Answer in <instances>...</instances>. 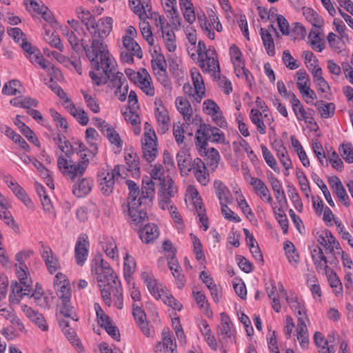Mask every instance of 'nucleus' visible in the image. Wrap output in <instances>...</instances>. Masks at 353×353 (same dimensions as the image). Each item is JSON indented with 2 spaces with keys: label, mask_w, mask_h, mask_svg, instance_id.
Instances as JSON below:
<instances>
[{
  "label": "nucleus",
  "mask_w": 353,
  "mask_h": 353,
  "mask_svg": "<svg viewBox=\"0 0 353 353\" xmlns=\"http://www.w3.org/2000/svg\"><path fill=\"white\" fill-rule=\"evenodd\" d=\"M178 111L183 115L185 120L190 119L192 114V108L190 102L187 99H183L182 97H178L175 101Z\"/></svg>",
  "instance_id": "obj_39"
},
{
  "label": "nucleus",
  "mask_w": 353,
  "mask_h": 353,
  "mask_svg": "<svg viewBox=\"0 0 353 353\" xmlns=\"http://www.w3.org/2000/svg\"><path fill=\"white\" fill-rule=\"evenodd\" d=\"M97 181L99 189L103 195L109 196L112 193L115 183L113 174H109L108 170H103L98 172Z\"/></svg>",
  "instance_id": "obj_15"
},
{
  "label": "nucleus",
  "mask_w": 353,
  "mask_h": 353,
  "mask_svg": "<svg viewBox=\"0 0 353 353\" xmlns=\"http://www.w3.org/2000/svg\"><path fill=\"white\" fill-rule=\"evenodd\" d=\"M85 140L90 146V153L92 154V157H96L99 152L98 143L97 141L99 139L100 136L94 128H88L85 130Z\"/></svg>",
  "instance_id": "obj_29"
},
{
  "label": "nucleus",
  "mask_w": 353,
  "mask_h": 353,
  "mask_svg": "<svg viewBox=\"0 0 353 353\" xmlns=\"http://www.w3.org/2000/svg\"><path fill=\"white\" fill-rule=\"evenodd\" d=\"M215 193L219 200L220 205L229 203L232 201V197L228 188L220 180L214 181Z\"/></svg>",
  "instance_id": "obj_27"
},
{
  "label": "nucleus",
  "mask_w": 353,
  "mask_h": 353,
  "mask_svg": "<svg viewBox=\"0 0 353 353\" xmlns=\"http://www.w3.org/2000/svg\"><path fill=\"white\" fill-rule=\"evenodd\" d=\"M163 347L165 353H176V343L172 339L169 328L164 329L162 332Z\"/></svg>",
  "instance_id": "obj_38"
},
{
  "label": "nucleus",
  "mask_w": 353,
  "mask_h": 353,
  "mask_svg": "<svg viewBox=\"0 0 353 353\" xmlns=\"http://www.w3.org/2000/svg\"><path fill=\"white\" fill-rule=\"evenodd\" d=\"M143 72H144L145 77L141 76V79H139L137 82L141 85V89L143 92L148 96H154L155 91L154 87L151 86L150 76L145 68L143 69Z\"/></svg>",
  "instance_id": "obj_41"
},
{
  "label": "nucleus",
  "mask_w": 353,
  "mask_h": 353,
  "mask_svg": "<svg viewBox=\"0 0 353 353\" xmlns=\"http://www.w3.org/2000/svg\"><path fill=\"white\" fill-rule=\"evenodd\" d=\"M176 161L181 175H188L191 172L193 160L188 150L182 149L176 154Z\"/></svg>",
  "instance_id": "obj_22"
},
{
  "label": "nucleus",
  "mask_w": 353,
  "mask_h": 353,
  "mask_svg": "<svg viewBox=\"0 0 353 353\" xmlns=\"http://www.w3.org/2000/svg\"><path fill=\"white\" fill-rule=\"evenodd\" d=\"M185 2L186 3V6H183V8L181 6V8L183 10L184 19L186 20L187 22L192 24L196 20V16L193 8V4L190 1V0H188V1Z\"/></svg>",
  "instance_id": "obj_50"
},
{
  "label": "nucleus",
  "mask_w": 353,
  "mask_h": 353,
  "mask_svg": "<svg viewBox=\"0 0 353 353\" xmlns=\"http://www.w3.org/2000/svg\"><path fill=\"white\" fill-rule=\"evenodd\" d=\"M339 150L341 157L347 163H353V146L351 143H342Z\"/></svg>",
  "instance_id": "obj_48"
},
{
  "label": "nucleus",
  "mask_w": 353,
  "mask_h": 353,
  "mask_svg": "<svg viewBox=\"0 0 353 353\" xmlns=\"http://www.w3.org/2000/svg\"><path fill=\"white\" fill-rule=\"evenodd\" d=\"M158 186V181H154L148 176H144L142 179L141 192V201H144L145 205L152 203L155 195V185Z\"/></svg>",
  "instance_id": "obj_14"
},
{
  "label": "nucleus",
  "mask_w": 353,
  "mask_h": 353,
  "mask_svg": "<svg viewBox=\"0 0 353 353\" xmlns=\"http://www.w3.org/2000/svg\"><path fill=\"white\" fill-rule=\"evenodd\" d=\"M328 272H330L327 277L330 287L333 288L334 292L336 296L341 294L343 285L341 280L332 269H329Z\"/></svg>",
  "instance_id": "obj_42"
},
{
  "label": "nucleus",
  "mask_w": 353,
  "mask_h": 353,
  "mask_svg": "<svg viewBox=\"0 0 353 353\" xmlns=\"http://www.w3.org/2000/svg\"><path fill=\"white\" fill-rule=\"evenodd\" d=\"M193 297L197 305H199L201 310H203V313L208 317H211L212 316V311L209 308V303L206 300L205 295L201 292H192Z\"/></svg>",
  "instance_id": "obj_37"
},
{
  "label": "nucleus",
  "mask_w": 353,
  "mask_h": 353,
  "mask_svg": "<svg viewBox=\"0 0 353 353\" xmlns=\"http://www.w3.org/2000/svg\"><path fill=\"white\" fill-rule=\"evenodd\" d=\"M290 103H292L293 111H294L295 115L297 117V118L299 117H298L299 113L301 114V117L303 116L304 114H306V111H305L303 105H302L300 100L299 99H297L296 96L294 93H292L291 98H290Z\"/></svg>",
  "instance_id": "obj_56"
},
{
  "label": "nucleus",
  "mask_w": 353,
  "mask_h": 353,
  "mask_svg": "<svg viewBox=\"0 0 353 353\" xmlns=\"http://www.w3.org/2000/svg\"><path fill=\"white\" fill-rule=\"evenodd\" d=\"M150 178L158 181L159 194L162 197L161 201L168 204L171 202V198L177 192V188L174 185L173 179L169 176H165L162 165H155L150 172Z\"/></svg>",
  "instance_id": "obj_4"
},
{
  "label": "nucleus",
  "mask_w": 353,
  "mask_h": 353,
  "mask_svg": "<svg viewBox=\"0 0 353 353\" xmlns=\"http://www.w3.org/2000/svg\"><path fill=\"white\" fill-rule=\"evenodd\" d=\"M136 268V262L133 257L129 254H126L124 257L123 263V275L125 281L128 285L132 281V274H134Z\"/></svg>",
  "instance_id": "obj_33"
},
{
  "label": "nucleus",
  "mask_w": 353,
  "mask_h": 353,
  "mask_svg": "<svg viewBox=\"0 0 353 353\" xmlns=\"http://www.w3.org/2000/svg\"><path fill=\"white\" fill-rule=\"evenodd\" d=\"M103 249L106 255L110 258L114 259L119 257L117 244L113 238L110 237L106 239L105 241L103 243Z\"/></svg>",
  "instance_id": "obj_43"
},
{
  "label": "nucleus",
  "mask_w": 353,
  "mask_h": 353,
  "mask_svg": "<svg viewBox=\"0 0 353 353\" xmlns=\"http://www.w3.org/2000/svg\"><path fill=\"white\" fill-rule=\"evenodd\" d=\"M216 132H221L219 128L212 127L210 124L201 123L199 128L196 132L195 135V145L199 152H202V149H205L208 145V141H210V134H214Z\"/></svg>",
  "instance_id": "obj_10"
},
{
  "label": "nucleus",
  "mask_w": 353,
  "mask_h": 353,
  "mask_svg": "<svg viewBox=\"0 0 353 353\" xmlns=\"http://www.w3.org/2000/svg\"><path fill=\"white\" fill-rule=\"evenodd\" d=\"M9 188L12 190L15 196L20 199L23 204L28 208H33V203L28 196L24 189L17 182L12 183L9 185Z\"/></svg>",
  "instance_id": "obj_31"
},
{
  "label": "nucleus",
  "mask_w": 353,
  "mask_h": 353,
  "mask_svg": "<svg viewBox=\"0 0 353 353\" xmlns=\"http://www.w3.org/2000/svg\"><path fill=\"white\" fill-rule=\"evenodd\" d=\"M50 113L57 128H61L65 130L68 129V123L66 119L63 117L61 114L52 108L50 109Z\"/></svg>",
  "instance_id": "obj_54"
},
{
  "label": "nucleus",
  "mask_w": 353,
  "mask_h": 353,
  "mask_svg": "<svg viewBox=\"0 0 353 353\" xmlns=\"http://www.w3.org/2000/svg\"><path fill=\"white\" fill-rule=\"evenodd\" d=\"M63 289L60 292H57L58 297L61 300V305H60V313L65 317L70 318L74 321H77L79 318L74 311V307L70 303L71 291H69L68 287L63 285Z\"/></svg>",
  "instance_id": "obj_11"
},
{
  "label": "nucleus",
  "mask_w": 353,
  "mask_h": 353,
  "mask_svg": "<svg viewBox=\"0 0 353 353\" xmlns=\"http://www.w3.org/2000/svg\"><path fill=\"white\" fill-rule=\"evenodd\" d=\"M196 72L191 71L192 79L194 87L195 101L200 103L201 99L205 97V88L202 77L199 71L195 68Z\"/></svg>",
  "instance_id": "obj_26"
},
{
  "label": "nucleus",
  "mask_w": 353,
  "mask_h": 353,
  "mask_svg": "<svg viewBox=\"0 0 353 353\" xmlns=\"http://www.w3.org/2000/svg\"><path fill=\"white\" fill-rule=\"evenodd\" d=\"M92 271L97 274V282L99 284H106L110 282L116 283L118 276L113 271L110 264L104 261L101 256H96L93 260Z\"/></svg>",
  "instance_id": "obj_8"
},
{
  "label": "nucleus",
  "mask_w": 353,
  "mask_h": 353,
  "mask_svg": "<svg viewBox=\"0 0 353 353\" xmlns=\"http://www.w3.org/2000/svg\"><path fill=\"white\" fill-rule=\"evenodd\" d=\"M230 55L233 64H234L235 62H238L241 65L245 63V61L243 59V54L236 44H232L230 46Z\"/></svg>",
  "instance_id": "obj_55"
},
{
  "label": "nucleus",
  "mask_w": 353,
  "mask_h": 353,
  "mask_svg": "<svg viewBox=\"0 0 353 353\" xmlns=\"http://www.w3.org/2000/svg\"><path fill=\"white\" fill-rule=\"evenodd\" d=\"M76 13L77 18L81 21L82 25L85 26L90 36L92 33L94 34L96 33L94 28L97 27L95 17L89 10L84 9L81 6L77 8Z\"/></svg>",
  "instance_id": "obj_17"
},
{
  "label": "nucleus",
  "mask_w": 353,
  "mask_h": 353,
  "mask_svg": "<svg viewBox=\"0 0 353 353\" xmlns=\"http://www.w3.org/2000/svg\"><path fill=\"white\" fill-rule=\"evenodd\" d=\"M76 154L80 157L77 162L74 161L72 158L66 159L62 155L59 156L57 159L59 170L64 176L72 181H74L77 178L83 176L90 163L89 157H94L92 154L87 152Z\"/></svg>",
  "instance_id": "obj_2"
},
{
  "label": "nucleus",
  "mask_w": 353,
  "mask_h": 353,
  "mask_svg": "<svg viewBox=\"0 0 353 353\" xmlns=\"http://www.w3.org/2000/svg\"><path fill=\"white\" fill-rule=\"evenodd\" d=\"M141 279L143 280L150 294L156 299H159L163 296V301L165 304L171 307L172 309L181 311L183 308V305L179 302L172 294H168L166 288L159 289L157 285V281L154 279L151 274L143 272L141 274Z\"/></svg>",
  "instance_id": "obj_5"
},
{
  "label": "nucleus",
  "mask_w": 353,
  "mask_h": 353,
  "mask_svg": "<svg viewBox=\"0 0 353 353\" xmlns=\"http://www.w3.org/2000/svg\"><path fill=\"white\" fill-rule=\"evenodd\" d=\"M113 19L110 17H105L99 20L97 22V27L94 28L96 33L91 35L92 39H98L101 43L99 46V50L102 52L99 55L102 54L103 52H109L107 49V46L104 43L103 39L107 37L112 30Z\"/></svg>",
  "instance_id": "obj_9"
},
{
  "label": "nucleus",
  "mask_w": 353,
  "mask_h": 353,
  "mask_svg": "<svg viewBox=\"0 0 353 353\" xmlns=\"http://www.w3.org/2000/svg\"><path fill=\"white\" fill-rule=\"evenodd\" d=\"M314 341L318 347H321V350H319L320 353H330V348L327 347L328 342L321 332H316L314 333Z\"/></svg>",
  "instance_id": "obj_51"
},
{
  "label": "nucleus",
  "mask_w": 353,
  "mask_h": 353,
  "mask_svg": "<svg viewBox=\"0 0 353 353\" xmlns=\"http://www.w3.org/2000/svg\"><path fill=\"white\" fill-rule=\"evenodd\" d=\"M94 307L96 311L97 323L101 327L112 322L111 318L105 313L99 303H95Z\"/></svg>",
  "instance_id": "obj_47"
},
{
  "label": "nucleus",
  "mask_w": 353,
  "mask_h": 353,
  "mask_svg": "<svg viewBox=\"0 0 353 353\" xmlns=\"http://www.w3.org/2000/svg\"><path fill=\"white\" fill-rule=\"evenodd\" d=\"M297 333V338L301 340L300 345L303 349H307L309 344L308 332L306 324L303 323H300V327L296 329Z\"/></svg>",
  "instance_id": "obj_45"
},
{
  "label": "nucleus",
  "mask_w": 353,
  "mask_h": 353,
  "mask_svg": "<svg viewBox=\"0 0 353 353\" xmlns=\"http://www.w3.org/2000/svg\"><path fill=\"white\" fill-rule=\"evenodd\" d=\"M321 117L325 119L332 117L335 113V104L334 103H326L323 100L318 101L314 103Z\"/></svg>",
  "instance_id": "obj_36"
},
{
  "label": "nucleus",
  "mask_w": 353,
  "mask_h": 353,
  "mask_svg": "<svg viewBox=\"0 0 353 353\" xmlns=\"http://www.w3.org/2000/svg\"><path fill=\"white\" fill-rule=\"evenodd\" d=\"M162 108L161 110L159 108H155V116L159 123L157 131L161 134H165L168 130L170 121L167 110L163 105Z\"/></svg>",
  "instance_id": "obj_25"
},
{
  "label": "nucleus",
  "mask_w": 353,
  "mask_h": 353,
  "mask_svg": "<svg viewBox=\"0 0 353 353\" xmlns=\"http://www.w3.org/2000/svg\"><path fill=\"white\" fill-rule=\"evenodd\" d=\"M199 60V66L203 72H210L215 70L217 68L218 72H220V65L217 57V54L214 48H210L208 52H205V55L202 57Z\"/></svg>",
  "instance_id": "obj_16"
},
{
  "label": "nucleus",
  "mask_w": 353,
  "mask_h": 353,
  "mask_svg": "<svg viewBox=\"0 0 353 353\" xmlns=\"http://www.w3.org/2000/svg\"><path fill=\"white\" fill-rule=\"evenodd\" d=\"M21 118L28 119L26 116L17 115L14 121V124L18 127L21 132L28 139V140L33 143L35 146L40 148V141L34 132L24 122L21 120Z\"/></svg>",
  "instance_id": "obj_20"
},
{
  "label": "nucleus",
  "mask_w": 353,
  "mask_h": 353,
  "mask_svg": "<svg viewBox=\"0 0 353 353\" xmlns=\"http://www.w3.org/2000/svg\"><path fill=\"white\" fill-rule=\"evenodd\" d=\"M303 15L308 22L313 27L321 29L324 24V20L314 9L311 8H303Z\"/></svg>",
  "instance_id": "obj_30"
},
{
  "label": "nucleus",
  "mask_w": 353,
  "mask_h": 353,
  "mask_svg": "<svg viewBox=\"0 0 353 353\" xmlns=\"http://www.w3.org/2000/svg\"><path fill=\"white\" fill-rule=\"evenodd\" d=\"M27 113L30 115L38 123L41 124L46 128L50 129V122L46 119L41 114V113L35 109H32L26 111Z\"/></svg>",
  "instance_id": "obj_57"
},
{
  "label": "nucleus",
  "mask_w": 353,
  "mask_h": 353,
  "mask_svg": "<svg viewBox=\"0 0 353 353\" xmlns=\"http://www.w3.org/2000/svg\"><path fill=\"white\" fill-rule=\"evenodd\" d=\"M63 285L68 287L69 291H71L70 282L67 279L66 276L63 273L59 272L56 274L54 280V286L55 289L57 290V292H60V290H63L61 288Z\"/></svg>",
  "instance_id": "obj_53"
},
{
  "label": "nucleus",
  "mask_w": 353,
  "mask_h": 353,
  "mask_svg": "<svg viewBox=\"0 0 353 353\" xmlns=\"http://www.w3.org/2000/svg\"><path fill=\"white\" fill-rule=\"evenodd\" d=\"M129 190L127 201L122 205V211L132 228L141 226L144 221L148 220L144 201H141V192L137 184L132 180H126Z\"/></svg>",
  "instance_id": "obj_1"
},
{
  "label": "nucleus",
  "mask_w": 353,
  "mask_h": 353,
  "mask_svg": "<svg viewBox=\"0 0 353 353\" xmlns=\"http://www.w3.org/2000/svg\"><path fill=\"white\" fill-rule=\"evenodd\" d=\"M34 54L29 53L26 54V57L30 59V62L33 64H38L41 68L44 70H50L52 68L54 70V72L57 74V72H60V70L58 68H55L53 65L51 64L50 62L47 61L43 56L41 54L40 50L37 48V51L34 50Z\"/></svg>",
  "instance_id": "obj_28"
},
{
  "label": "nucleus",
  "mask_w": 353,
  "mask_h": 353,
  "mask_svg": "<svg viewBox=\"0 0 353 353\" xmlns=\"http://www.w3.org/2000/svg\"><path fill=\"white\" fill-rule=\"evenodd\" d=\"M21 86V82L17 79H12L6 83L3 89L2 93L6 95H16L20 92L17 90V87Z\"/></svg>",
  "instance_id": "obj_49"
},
{
  "label": "nucleus",
  "mask_w": 353,
  "mask_h": 353,
  "mask_svg": "<svg viewBox=\"0 0 353 353\" xmlns=\"http://www.w3.org/2000/svg\"><path fill=\"white\" fill-rule=\"evenodd\" d=\"M126 164L128 166V170L132 172L133 176H139L140 163L139 157L136 152L132 151L125 157Z\"/></svg>",
  "instance_id": "obj_35"
},
{
  "label": "nucleus",
  "mask_w": 353,
  "mask_h": 353,
  "mask_svg": "<svg viewBox=\"0 0 353 353\" xmlns=\"http://www.w3.org/2000/svg\"><path fill=\"white\" fill-rule=\"evenodd\" d=\"M221 210L225 219L235 223L241 221V218L228 207L227 203L221 204Z\"/></svg>",
  "instance_id": "obj_60"
},
{
  "label": "nucleus",
  "mask_w": 353,
  "mask_h": 353,
  "mask_svg": "<svg viewBox=\"0 0 353 353\" xmlns=\"http://www.w3.org/2000/svg\"><path fill=\"white\" fill-rule=\"evenodd\" d=\"M139 238L146 244L152 243L159 236L158 226L154 223H148L138 230Z\"/></svg>",
  "instance_id": "obj_19"
},
{
  "label": "nucleus",
  "mask_w": 353,
  "mask_h": 353,
  "mask_svg": "<svg viewBox=\"0 0 353 353\" xmlns=\"http://www.w3.org/2000/svg\"><path fill=\"white\" fill-rule=\"evenodd\" d=\"M115 283L110 282L106 284H99V288L102 299L107 306L110 307L112 305L111 294H112L116 299L114 301L115 307L119 310H121L123 307V289L119 279L115 281Z\"/></svg>",
  "instance_id": "obj_7"
},
{
  "label": "nucleus",
  "mask_w": 353,
  "mask_h": 353,
  "mask_svg": "<svg viewBox=\"0 0 353 353\" xmlns=\"http://www.w3.org/2000/svg\"><path fill=\"white\" fill-rule=\"evenodd\" d=\"M192 243L194 247V253L196 255V259L197 261H201L202 259L205 260V254L203 250V245L201 243V241L196 236H192Z\"/></svg>",
  "instance_id": "obj_61"
},
{
  "label": "nucleus",
  "mask_w": 353,
  "mask_h": 353,
  "mask_svg": "<svg viewBox=\"0 0 353 353\" xmlns=\"http://www.w3.org/2000/svg\"><path fill=\"white\" fill-rule=\"evenodd\" d=\"M21 283L14 282L11 284L12 293L10 294L9 299L11 303H18L20 299L23 296V287Z\"/></svg>",
  "instance_id": "obj_46"
},
{
  "label": "nucleus",
  "mask_w": 353,
  "mask_h": 353,
  "mask_svg": "<svg viewBox=\"0 0 353 353\" xmlns=\"http://www.w3.org/2000/svg\"><path fill=\"white\" fill-rule=\"evenodd\" d=\"M81 152H87L90 153V148H88L82 141L79 139L74 140L72 141V146H71V149L65 150V158L71 159L74 154L81 153Z\"/></svg>",
  "instance_id": "obj_40"
},
{
  "label": "nucleus",
  "mask_w": 353,
  "mask_h": 353,
  "mask_svg": "<svg viewBox=\"0 0 353 353\" xmlns=\"http://www.w3.org/2000/svg\"><path fill=\"white\" fill-rule=\"evenodd\" d=\"M236 260L238 262L240 269L245 273H250L254 270L253 264L250 262L245 256L236 255Z\"/></svg>",
  "instance_id": "obj_58"
},
{
  "label": "nucleus",
  "mask_w": 353,
  "mask_h": 353,
  "mask_svg": "<svg viewBox=\"0 0 353 353\" xmlns=\"http://www.w3.org/2000/svg\"><path fill=\"white\" fill-rule=\"evenodd\" d=\"M100 57L99 68H101L107 79V81L109 80L113 88H116L114 94L117 95L119 92H121V88L123 85L124 83L126 82V79L122 72H115L114 67L111 66V61L110 59V52H103Z\"/></svg>",
  "instance_id": "obj_6"
},
{
  "label": "nucleus",
  "mask_w": 353,
  "mask_h": 353,
  "mask_svg": "<svg viewBox=\"0 0 353 353\" xmlns=\"http://www.w3.org/2000/svg\"><path fill=\"white\" fill-rule=\"evenodd\" d=\"M105 136L107 137L108 141L116 145L118 148H119V152L123 146V141L121 140L119 134L116 132V130L113 128L111 132H108L105 134Z\"/></svg>",
  "instance_id": "obj_63"
},
{
  "label": "nucleus",
  "mask_w": 353,
  "mask_h": 353,
  "mask_svg": "<svg viewBox=\"0 0 353 353\" xmlns=\"http://www.w3.org/2000/svg\"><path fill=\"white\" fill-rule=\"evenodd\" d=\"M268 179L270 183L272 190L274 193V196L277 200L278 203L279 205H283V203L285 204L286 208H288V201L285 196V192L279 180L271 172H270L268 174Z\"/></svg>",
  "instance_id": "obj_18"
},
{
  "label": "nucleus",
  "mask_w": 353,
  "mask_h": 353,
  "mask_svg": "<svg viewBox=\"0 0 353 353\" xmlns=\"http://www.w3.org/2000/svg\"><path fill=\"white\" fill-rule=\"evenodd\" d=\"M260 34L267 53L269 56H274L275 54V46L272 34L268 32V30L263 28H261Z\"/></svg>",
  "instance_id": "obj_34"
},
{
  "label": "nucleus",
  "mask_w": 353,
  "mask_h": 353,
  "mask_svg": "<svg viewBox=\"0 0 353 353\" xmlns=\"http://www.w3.org/2000/svg\"><path fill=\"white\" fill-rule=\"evenodd\" d=\"M263 157L264 158V160L265 163L275 172L277 171V163L275 158L272 155V154L270 152V151L268 150V148L264 145H261V146Z\"/></svg>",
  "instance_id": "obj_52"
},
{
  "label": "nucleus",
  "mask_w": 353,
  "mask_h": 353,
  "mask_svg": "<svg viewBox=\"0 0 353 353\" xmlns=\"http://www.w3.org/2000/svg\"><path fill=\"white\" fill-rule=\"evenodd\" d=\"M122 41L123 46L128 51L135 53V57L139 59L142 58L143 53L139 43L134 40V39L130 38V39H128L127 38H123Z\"/></svg>",
  "instance_id": "obj_44"
},
{
  "label": "nucleus",
  "mask_w": 353,
  "mask_h": 353,
  "mask_svg": "<svg viewBox=\"0 0 353 353\" xmlns=\"http://www.w3.org/2000/svg\"><path fill=\"white\" fill-rule=\"evenodd\" d=\"M203 152L204 153V155L208 157V161L206 163L207 165L212 169V170L214 171L217 168L220 160L219 152L214 148L208 149L207 147H205V149H202L201 153H199L201 155H203Z\"/></svg>",
  "instance_id": "obj_32"
},
{
  "label": "nucleus",
  "mask_w": 353,
  "mask_h": 353,
  "mask_svg": "<svg viewBox=\"0 0 353 353\" xmlns=\"http://www.w3.org/2000/svg\"><path fill=\"white\" fill-rule=\"evenodd\" d=\"M43 251L41 256L45 262L47 269L50 274L55 273L59 268L60 265L59 259L56 255L53 254L52 250L50 247L42 245Z\"/></svg>",
  "instance_id": "obj_21"
},
{
  "label": "nucleus",
  "mask_w": 353,
  "mask_h": 353,
  "mask_svg": "<svg viewBox=\"0 0 353 353\" xmlns=\"http://www.w3.org/2000/svg\"><path fill=\"white\" fill-rule=\"evenodd\" d=\"M78 179V181L73 185L72 193L77 198L84 197L92 190V181L88 178Z\"/></svg>",
  "instance_id": "obj_23"
},
{
  "label": "nucleus",
  "mask_w": 353,
  "mask_h": 353,
  "mask_svg": "<svg viewBox=\"0 0 353 353\" xmlns=\"http://www.w3.org/2000/svg\"><path fill=\"white\" fill-rule=\"evenodd\" d=\"M282 59L286 67L290 70H294L299 67L297 61L293 58L288 50L283 51Z\"/></svg>",
  "instance_id": "obj_59"
},
{
  "label": "nucleus",
  "mask_w": 353,
  "mask_h": 353,
  "mask_svg": "<svg viewBox=\"0 0 353 353\" xmlns=\"http://www.w3.org/2000/svg\"><path fill=\"white\" fill-rule=\"evenodd\" d=\"M157 141L153 139L150 132H144L142 140V152L143 158L148 162L154 161L157 156Z\"/></svg>",
  "instance_id": "obj_13"
},
{
  "label": "nucleus",
  "mask_w": 353,
  "mask_h": 353,
  "mask_svg": "<svg viewBox=\"0 0 353 353\" xmlns=\"http://www.w3.org/2000/svg\"><path fill=\"white\" fill-rule=\"evenodd\" d=\"M90 243L86 234H81L76 242L74 248V258L78 265L82 266L88 256Z\"/></svg>",
  "instance_id": "obj_12"
},
{
  "label": "nucleus",
  "mask_w": 353,
  "mask_h": 353,
  "mask_svg": "<svg viewBox=\"0 0 353 353\" xmlns=\"http://www.w3.org/2000/svg\"><path fill=\"white\" fill-rule=\"evenodd\" d=\"M312 149L319 162L323 164L326 156L321 143L317 139L312 140Z\"/></svg>",
  "instance_id": "obj_64"
},
{
  "label": "nucleus",
  "mask_w": 353,
  "mask_h": 353,
  "mask_svg": "<svg viewBox=\"0 0 353 353\" xmlns=\"http://www.w3.org/2000/svg\"><path fill=\"white\" fill-rule=\"evenodd\" d=\"M311 254L316 271L320 272L324 270L325 273L327 274L330 268L327 266V260L323 252V250L317 246L312 250Z\"/></svg>",
  "instance_id": "obj_24"
},
{
  "label": "nucleus",
  "mask_w": 353,
  "mask_h": 353,
  "mask_svg": "<svg viewBox=\"0 0 353 353\" xmlns=\"http://www.w3.org/2000/svg\"><path fill=\"white\" fill-rule=\"evenodd\" d=\"M132 314L137 324H142L143 321H147L145 311L135 303L132 304Z\"/></svg>",
  "instance_id": "obj_62"
},
{
  "label": "nucleus",
  "mask_w": 353,
  "mask_h": 353,
  "mask_svg": "<svg viewBox=\"0 0 353 353\" xmlns=\"http://www.w3.org/2000/svg\"><path fill=\"white\" fill-rule=\"evenodd\" d=\"M64 34L67 37L68 41L75 54L79 55L84 52L94 68L97 71H99V56L100 53H102V52L99 50V46H101V41L99 42L98 39H92L91 50H90L88 45L84 44L83 39H79L74 31H71L67 27L65 30Z\"/></svg>",
  "instance_id": "obj_3"
}]
</instances>
